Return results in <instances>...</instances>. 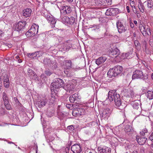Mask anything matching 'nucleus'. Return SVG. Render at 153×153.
Wrapping results in <instances>:
<instances>
[{"instance_id": "f257e3e1", "label": "nucleus", "mask_w": 153, "mask_h": 153, "mask_svg": "<svg viewBox=\"0 0 153 153\" xmlns=\"http://www.w3.org/2000/svg\"><path fill=\"white\" fill-rule=\"evenodd\" d=\"M114 100L115 104L117 108L121 106V102L120 100V96L116 92L115 90H111L109 91L108 94V98L105 100V102L109 100L110 102Z\"/></svg>"}, {"instance_id": "f03ea898", "label": "nucleus", "mask_w": 153, "mask_h": 153, "mask_svg": "<svg viewBox=\"0 0 153 153\" xmlns=\"http://www.w3.org/2000/svg\"><path fill=\"white\" fill-rule=\"evenodd\" d=\"M123 71V67L119 65L115 66L112 68H110L107 73V75L110 78L115 77L121 74Z\"/></svg>"}, {"instance_id": "7ed1b4c3", "label": "nucleus", "mask_w": 153, "mask_h": 153, "mask_svg": "<svg viewBox=\"0 0 153 153\" xmlns=\"http://www.w3.org/2000/svg\"><path fill=\"white\" fill-rule=\"evenodd\" d=\"M64 83V82L62 79L60 78L56 79L55 82H52L51 84V90H56V89L63 87Z\"/></svg>"}, {"instance_id": "20e7f679", "label": "nucleus", "mask_w": 153, "mask_h": 153, "mask_svg": "<svg viewBox=\"0 0 153 153\" xmlns=\"http://www.w3.org/2000/svg\"><path fill=\"white\" fill-rule=\"evenodd\" d=\"M148 75H146L145 76L143 77V75L142 71L140 70H136L133 73L132 78L133 79H146L148 78Z\"/></svg>"}, {"instance_id": "39448f33", "label": "nucleus", "mask_w": 153, "mask_h": 153, "mask_svg": "<svg viewBox=\"0 0 153 153\" xmlns=\"http://www.w3.org/2000/svg\"><path fill=\"white\" fill-rule=\"evenodd\" d=\"M43 16L45 18L51 25L52 27H55V24L56 22V20L53 17L51 16L47 12L45 13Z\"/></svg>"}, {"instance_id": "423d86ee", "label": "nucleus", "mask_w": 153, "mask_h": 153, "mask_svg": "<svg viewBox=\"0 0 153 153\" xmlns=\"http://www.w3.org/2000/svg\"><path fill=\"white\" fill-rule=\"evenodd\" d=\"M118 31L120 33H124L126 31L127 28L126 24L123 25L120 20H118L116 23Z\"/></svg>"}, {"instance_id": "0eeeda50", "label": "nucleus", "mask_w": 153, "mask_h": 153, "mask_svg": "<svg viewBox=\"0 0 153 153\" xmlns=\"http://www.w3.org/2000/svg\"><path fill=\"white\" fill-rule=\"evenodd\" d=\"M75 20V18L73 17H69L65 16L61 18V21L65 25H72L74 24Z\"/></svg>"}, {"instance_id": "6e6552de", "label": "nucleus", "mask_w": 153, "mask_h": 153, "mask_svg": "<svg viewBox=\"0 0 153 153\" xmlns=\"http://www.w3.org/2000/svg\"><path fill=\"white\" fill-rule=\"evenodd\" d=\"M123 93L124 96L126 97H131L134 98L135 97L134 95V92L131 88H127L123 90Z\"/></svg>"}, {"instance_id": "1a4fd4ad", "label": "nucleus", "mask_w": 153, "mask_h": 153, "mask_svg": "<svg viewBox=\"0 0 153 153\" xmlns=\"http://www.w3.org/2000/svg\"><path fill=\"white\" fill-rule=\"evenodd\" d=\"M72 11L70 7L68 6H63L60 10V13L61 16L68 14L71 12Z\"/></svg>"}, {"instance_id": "9d476101", "label": "nucleus", "mask_w": 153, "mask_h": 153, "mask_svg": "<svg viewBox=\"0 0 153 153\" xmlns=\"http://www.w3.org/2000/svg\"><path fill=\"white\" fill-rule=\"evenodd\" d=\"M124 130L126 134L129 136H132L135 133L133 128L128 124L126 125L125 128Z\"/></svg>"}, {"instance_id": "9b49d317", "label": "nucleus", "mask_w": 153, "mask_h": 153, "mask_svg": "<svg viewBox=\"0 0 153 153\" xmlns=\"http://www.w3.org/2000/svg\"><path fill=\"white\" fill-rule=\"evenodd\" d=\"M118 9L117 8H110L108 9L106 12L105 14L108 16H113L116 15Z\"/></svg>"}, {"instance_id": "f8f14e48", "label": "nucleus", "mask_w": 153, "mask_h": 153, "mask_svg": "<svg viewBox=\"0 0 153 153\" xmlns=\"http://www.w3.org/2000/svg\"><path fill=\"white\" fill-rule=\"evenodd\" d=\"M71 151L74 153H80L82 151L80 145L78 144H75L71 147Z\"/></svg>"}, {"instance_id": "ddd939ff", "label": "nucleus", "mask_w": 153, "mask_h": 153, "mask_svg": "<svg viewBox=\"0 0 153 153\" xmlns=\"http://www.w3.org/2000/svg\"><path fill=\"white\" fill-rule=\"evenodd\" d=\"M39 26L35 24H33L29 29L30 32L34 36L35 35L38 33Z\"/></svg>"}, {"instance_id": "4468645a", "label": "nucleus", "mask_w": 153, "mask_h": 153, "mask_svg": "<svg viewBox=\"0 0 153 153\" xmlns=\"http://www.w3.org/2000/svg\"><path fill=\"white\" fill-rule=\"evenodd\" d=\"M79 100L77 93L71 95L69 98L70 101L71 102L73 103H77V102L79 101Z\"/></svg>"}, {"instance_id": "2eb2a0df", "label": "nucleus", "mask_w": 153, "mask_h": 153, "mask_svg": "<svg viewBox=\"0 0 153 153\" xmlns=\"http://www.w3.org/2000/svg\"><path fill=\"white\" fill-rule=\"evenodd\" d=\"M111 112V110L109 108H106L103 110L102 114V116L104 118L108 117Z\"/></svg>"}, {"instance_id": "dca6fc26", "label": "nucleus", "mask_w": 153, "mask_h": 153, "mask_svg": "<svg viewBox=\"0 0 153 153\" xmlns=\"http://www.w3.org/2000/svg\"><path fill=\"white\" fill-rule=\"evenodd\" d=\"M107 59V58L105 56H101L97 59L95 61V62L98 65L104 63Z\"/></svg>"}, {"instance_id": "f3484780", "label": "nucleus", "mask_w": 153, "mask_h": 153, "mask_svg": "<svg viewBox=\"0 0 153 153\" xmlns=\"http://www.w3.org/2000/svg\"><path fill=\"white\" fill-rule=\"evenodd\" d=\"M120 51L117 48H115L111 52V55L113 56H111L113 58H120Z\"/></svg>"}, {"instance_id": "a211bd4d", "label": "nucleus", "mask_w": 153, "mask_h": 153, "mask_svg": "<svg viewBox=\"0 0 153 153\" xmlns=\"http://www.w3.org/2000/svg\"><path fill=\"white\" fill-rule=\"evenodd\" d=\"M26 24V22L25 21L19 22L16 26V30L18 31L21 30L25 26Z\"/></svg>"}, {"instance_id": "6ab92c4d", "label": "nucleus", "mask_w": 153, "mask_h": 153, "mask_svg": "<svg viewBox=\"0 0 153 153\" xmlns=\"http://www.w3.org/2000/svg\"><path fill=\"white\" fill-rule=\"evenodd\" d=\"M98 150L100 152L103 153H110L111 152V149L105 146L102 148L99 147Z\"/></svg>"}, {"instance_id": "aec40b11", "label": "nucleus", "mask_w": 153, "mask_h": 153, "mask_svg": "<svg viewBox=\"0 0 153 153\" xmlns=\"http://www.w3.org/2000/svg\"><path fill=\"white\" fill-rule=\"evenodd\" d=\"M47 102V100L46 98L41 99L40 100L37 101V105L40 108L44 106L46 104Z\"/></svg>"}, {"instance_id": "412c9836", "label": "nucleus", "mask_w": 153, "mask_h": 153, "mask_svg": "<svg viewBox=\"0 0 153 153\" xmlns=\"http://www.w3.org/2000/svg\"><path fill=\"white\" fill-rule=\"evenodd\" d=\"M32 10L30 8H27L23 10L22 14L23 16L26 17H29L31 15Z\"/></svg>"}, {"instance_id": "4be33fe9", "label": "nucleus", "mask_w": 153, "mask_h": 153, "mask_svg": "<svg viewBox=\"0 0 153 153\" xmlns=\"http://www.w3.org/2000/svg\"><path fill=\"white\" fill-rule=\"evenodd\" d=\"M136 138L137 142L140 145L144 144L147 140L146 138L141 137H140L137 136H136Z\"/></svg>"}, {"instance_id": "5701e85b", "label": "nucleus", "mask_w": 153, "mask_h": 153, "mask_svg": "<svg viewBox=\"0 0 153 153\" xmlns=\"http://www.w3.org/2000/svg\"><path fill=\"white\" fill-rule=\"evenodd\" d=\"M65 89L67 91L70 92L74 88V86L73 84L71 82H69L65 86Z\"/></svg>"}, {"instance_id": "b1692460", "label": "nucleus", "mask_w": 153, "mask_h": 153, "mask_svg": "<svg viewBox=\"0 0 153 153\" xmlns=\"http://www.w3.org/2000/svg\"><path fill=\"white\" fill-rule=\"evenodd\" d=\"M4 86L6 88H8L9 86V80L8 77L6 75L4 76Z\"/></svg>"}, {"instance_id": "393cba45", "label": "nucleus", "mask_w": 153, "mask_h": 153, "mask_svg": "<svg viewBox=\"0 0 153 153\" xmlns=\"http://www.w3.org/2000/svg\"><path fill=\"white\" fill-rule=\"evenodd\" d=\"M139 27L140 31L143 36L144 37H146L147 35V30L146 27L142 25H140L139 26Z\"/></svg>"}, {"instance_id": "a878e982", "label": "nucleus", "mask_w": 153, "mask_h": 153, "mask_svg": "<svg viewBox=\"0 0 153 153\" xmlns=\"http://www.w3.org/2000/svg\"><path fill=\"white\" fill-rule=\"evenodd\" d=\"M27 74L30 77L33 78L34 77H35L36 76V75L35 72L32 69L28 68L27 71Z\"/></svg>"}, {"instance_id": "bb28decb", "label": "nucleus", "mask_w": 153, "mask_h": 153, "mask_svg": "<svg viewBox=\"0 0 153 153\" xmlns=\"http://www.w3.org/2000/svg\"><path fill=\"white\" fill-rule=\"evenodd\" d=\"M2 98L4 102V103L7 104L9 103V99L6 93L4 91L2 94Z\"/></svg>"}, {"instance_id": "cd10ccee", "label": "nucleus", "mask_w": 153, "mask_h": 153, "mask_svg": "<svg viewBox=\"0 0 153 153\" xmlns=\"http://www.w3.org/2000/svg\"><path fill=\"white\" fill-rule=\"evenodd\" d=\"M53 61H51L50 59H48L47 58H45L44 60V63L45 65H48V66L50 67L52 66L51 64Z\"/></svg>"}, {"instance_id": "c85d7f7f", "label": "nucleus", "mask_w": 153, "mask_h": 153, "mask_svg": "<svg viewBox=\"0 0 153 153\" xmlns=\"http://www.w3.org/2000/svg\"><path fill=\"white\" fill-rule=\"evenodd\" d=\"M105 0H95L96 4L98 6L105 5Z\"/></svg>"}, {"instance_id": "c756f323", "label": "nucleus", "mask_w": 153, "mask_h": 153, "mask_svg": "<svg viewBox=\"0 0 153 153\" xmlns=\"http://www.w3.org/2000/svg\"><path fill=\"white\" fill-rule=\"evenodd\" d=\"M55 96H54L53 94H51V95L49 99V102L50 103V104H53L55 101Z\"/></svg>"}, {"instance_id": "7c9ffc66", "label": "nucleus", "mask_w": 153, "mask_h": 153, "mask_svg": "<svg viewBox=\"0 0 153 153\" xmlns=\"http://www.w3.org/2000/svg\"><path fill=\"white\" fill-rule=\"evenodd\" d=\"M65 68L69 69L71 67V62L70 60L65 61Z\"/></svg>"}, {"instance_id": "2f4dec72", "label": "nucleus", "mask_w": 153, "mask_h": 153, "mask_svg": "<svg viewBox=\"0 0 153 153\" xmlns=\"http://www.w3.org/2000/svg\"><path fill=\"white\" fill-rule=\"evenodd\" d=\"M140 102L139 101H135L133 105V107L134 108L137 109L140 106Z\"/></svg>"}, {"instance_id": "473e14b6", "label": "nucleus", "mask_w": 153, "mask_h": 153, "mask_svg": "<svg viewBox=\"0 0 153 153\" xmlns=\"http://www.w3.org/2000/svg\"><path fill=\"white\" fill-rule=\"evenodd\" d=\"M147 97L150 100L153 99V92L149 91L147 93Z\"/></svg>"}, {"instance_id": "72a5a7b5", "label": "nucleus", "mask_w": 153, "mask_h": 153, "mask_svg": "<svg viewBox=\"0 0 153 153\" xmlns=\"http://www.w3.org/2000/svg\"><path fill=\"white\" fill-rule=\"evenodd\" d=\"M147 5L148 7L151 8L153 6V0H148Z\"/></svg>"}, {"instance_id": "f704fd0d", "label": "nucleus", "mask_w": 153, "mask_h": 153, "mask_svg": "<svg viewBox=\"0 0 153 153\" xmlns=\"http://www.w3.org/2000/svg\"><path fill=\"white\" fill-rule=\"evenodd\" d=\"M148 132V130L146 128H143L140 131V134L141 135L143 136L146 133Z\"/></svg>"}, {"instance_id": "c9c22d12", "label": "nucleus", "mask_w": 153, "mask_h": 153, "mask_svg": "<svg viewBox=\"0 0 153 153\" xmlns=\"http://www.w3.org/2000/svg\"><path fill=\"white\" fill-rule=\"evenodd\" d=\"M138 8L140 9V11L143 13L144 12L145 7L143 6V5L141 4H140L139 5H138Z\"/></svg>"}, {"instance_id": "e433bc0d", "label": "nucleus", "mask_w": 153, "mask_h": 153, "mask_svg": "<svg viewBox=\"0 0 153 153\" xmlns=\"http://www.w3.org/2000/svg\"><path fill=\"white\" fill-rule=\"evenodd\" d=\"M67 128L70 131L74 132V127L72 125L68 126Z\"/></svg>"}, {"instance_id": "4c0bfd02", "label": "nucleus", "mask_w": 153, "mask_h": 153, "mask_svg": "<svg viewBox=\"0 0 153 153\" xmlns=\"http://www.w3.org/2000/svg\"><path fill=\"white\" fill-rule=\"evenodd\" d=\"M52 66L50 67L52 69H56L57 67V63L53 62L52 64H51Z\"/></svg>"}, {"instance_id": "58836bf2", "label": "nucleus", "mask_w": 153, "mask_h": 153, "mask_svg": "<svg viewBox=\"0 0 153 153\" xmlns=\"http://www.w3.org/2000/svg\"><path fill=\"white\" fill-rule=\"evenodd\" d=\"M104 2L105 5H111L112 4V0H105Z\"/></svg>"}, {"instance_id": "ea45409f", "label": "nucleus", "mask_w": 153, "mask_h": 153, "mask_svg": "<svg viewBox=\"0 0 153 153\" xmlns=\"http://www.w3.org/2000/svg\"><path fill=\"white\" fill-rule=\"evenodd\" d=\"M25 35L27 37L34 36L29 30L25 33Z\"/></svg>"}, {"instance_id": "a19ab883", "label": "nucleus", "mask_w": 153, "mask_h": 153, "mask_svg": "<svg viewBox=\"0 0 153 153\" xmlns=\"http://www.w3.org/2000/svg\"><path fill=\"white\" fill-rule=\"evenodd\" d=\"M91 26L92 27H91V28H94L93 29V30H96L97 29H98L100 28V26H99V25H92Z\"/></svg>"}, {"instance_id": "79ce46f5", "label": "nucleus", "mask_w": 153, "mask_h": 153, "mask_svg": "<svg viewBox=\"0 0 153 153\" xmlns=\"http://www.w3.org/2000/svg\"><path fill=\"white\" fill-rule=\"evenodd\" d=\"M146 30H147V32H146L147 34V35L148 36L151 35L152 33H151V29L149 27H147L146 28Z\"/></svg>"}, {"instance_id": "37998d69", "label": "nucleus", "mask_w": 153, "mask_h": 153, "mask_svg": "<svg viewBox=\"0 0 153 153\" xmlns=\"http://www.w3.org/2000/svg\"><path fill=\"white\" fill-rule=\"evenodd\" d=\"M4 104L6 108L7 109L9 110L11 109V107L10 105L9 104V103H7V104L4 103Z\"/></svg>"}, {"instance_id": "c03bdc74", "label": "nucleus", "mask_w": 153, "mask_h": 153, "mask_svg": "<svg viewBox=\"0 0 153 153\" xmlns=\"http://www.w3.org/2000/svg\"><path fill=\"white\" fill-rule=\"evenodd\" d=\"M149 44L151 46H153V39L151 37L149 38Z\"/></svg>"}, {"instance_id": "a18cd8bd", "label": "nucleus", "mask_w": 153, "mask_h": 153, "mask_svg": "<svg viewBox=\"0 0 153 153\" xmlns=\"http://www.w3.org/2000/svg\"><path fill=\"white\" fill-rule=\"evenodd\" d=\"M45 73L48 76H49L51 74V73L48 70H46L45 71Z\"/></svg>"}, {"instance_id": "49530a36", "label": "nucleus", "mask_w": 153, "mask_h": 153, "mask_svg": "<svg viewBox=\"0 0 153 153\" xmlns=\"http://www.w3.org/2000/svg\"><path fill=\"white\" fill-rule=\"evenodd\" d=\"M149 118L150 120H152L153 122V112L150 113V115L149 116Z\"/></svg>"}, {"instance_id": "de8ad7c7", "label": "nucleus", "mask_w": 153, "mask_h": 153, "mask_svg": "<svg viewBox=\"0 0 153 153\" xmlns=\"http://www.w3.org/2000/svg\"><path fill=\"white\" fill-rule=\"evenodd\" d=\"M130 5L131 6L132 8H135V6L134 4V1H132L130 2Z\"/></svg>"}, {"instance_id": "09e8293b", "label": "nucleus", "mask_w": 153, "mask_h": 153, "mask_svg": "<svg viewBox=\"0 0 153 153\" xmlns=\"http://www.w3.org/2000/svg\"><path fill=\"white\" fill-rule=\"evenodd\" d=\"M130 54V53H123V55H125V57H124V58H126L128 59V56H129Z\"/></svg>"}, {"instance_id": "8fccbe9b", "label": "nucleus", "mask_w": 153, "mask_h": 153, "mask_svg": "<svg viewBox=\"0 0 153 153\" xmlns=\"http://www.w3.org/2000/svg\"><path fill=\"white\" fill-rule=\"evenodd\" d=\"M135 13L137 15V17L138 18H140V17L141 16V15L140 12L139 11H136V12Z\"/></svg>"}, {"instance_id": "3c124183", "label": "nucleus", "mask_w": 153, "mask_h": 153, "mask_svg": "<svg viewBox=\"0 0 153 153\" xmlns=\"http://www.w3.org/2000/svg\"><path fill=\"white\" fill-rule=\"evenodd\" d=\"M134 44L136 46L138 47L140 46V44L138 41L137 40H136L134 41Z\"/></svg>"}, {"instance_id": "603ef678", "label": "nucleus", "mask_w": 153, "mask_h": 153, "mask_svg": "<svg viewBox=\"0 0 153 153\" xmlns=\"http://www.w3.org/2000/svg\"><path fill=\"white\" fill-rule=\"evenodd\" d=\"M149 139L152 141H153V132L151 134L149 137Z\"/></svg>"}, {"instance_id": "864d4df0", "label": "nucleus", "mask_w": 153, "mask_h": 153, "mask_svg": "<svg viewBox=\"0 0 153 153\" xmlns=\"http://www.w3.org/2000/svg\"><path fill=\"white\" fill-rule=\"evenodd\" d=\"M4 35V33L1 30H0V37L3 36Z\"/></svg>"}, {"instance_id": "5fc2aeb1", "label": "nucleus", "mask_w": 153, "mask_h": 153, "mask_svg": "<svg viewBox=\"0 0 153 153\" xmlns=\"http://www.w3.org/2000/svg\"><path fill=\"white\" fill-rule=\"evenodd\" d=\"M16 60L19 63H21L22 62V60L20 59V58L17 59H16Z\"/></svg>"}, {"instance_id": "6e6d98bb", "label": "nucleus", "mask_w": 153, "mask_h": 153, "mask_svg": "<svg viewBox=\"0 0 153 153\" xmlns=\"http://www.w3.org/2000/svg\"><path fill=\"white\" fill-rule=\"evenodd\" d=\"M28 56L31 58H33V56L32 57V55H31V53H29L27 54Z\"/></svg>"}, {"instance_id": "4d7b16f0", "label": "nucleus", "mask_w": 153, "mask_h": 153, "mask_svg": "<svg viewBox=\"0 0 153 153\" xmlns=\"http://www.w3.org/2000/svg\"><path fill=\"white\" fill-rule=\"evenodd\" d=\"M143 46L145 48H146V41H144L143 43Z\"/></svg>"}, {"instance_id": "13d9d810", "label": "nucleus", "mask_w": 153, "mask_h": 153, "mask_svg": "<svg viewBox=\"0 0 153 153\" xmlns=\"http://www.w3.org/2000/svg\"><path fill=\"white\" fill-rule=\"evenodd\" d=\"M47 115L49 117H51L53 115L52 113H50V114H48V112L47 113Z\"/></svg>"}, {"instance_id": "bf43d9fd", "label": "nucleus", "mask_w": 153, "mask_h": 153, "mask_svg": "<svg viewBox=\"0 0 153 153\" xmlns=\"http://www.w3.org/2000/svg\"><path fill=\"white\" fill-rule=\"evenodd\" d=\"M31 55H32V57L33 56V57L36 56V53H32Z\"/></svg>"}, {"instance_id": "052dcab7", "label": "nucleus", "mask_w": 153, "mask_h": 153, "mask_svg": "<svg viewBox=\"0 0 153 153\" xmlns=\"http://www.w3.org/2000/svg\"><path fill=\"white\" fill-rule=\"evenodd\" d=\"M126 10H127V12L129 13L130 12L129 7L128 6H127L126 7Z\"/></svg>"}, {"instance_id": "680f3d73", "label": "nucleus", "mask_w": 153, "mask_h": 153, "mask_svg": "<svg viewBox=\"0 0 153 153\" xmlns=\"http://www.w3.org/2000/svg\"><path fill=\"white\" fill-rule=\"evenodd\" d=\"M70 106L71 105L70 104H67L66 105V107L68 108H70Z\"/></svg>"}, {"instance_id": "e2e57ef3", "label": "nucleus", "mask_w": 153, "mask_h": 153, "mask_svg": "<svg viewBox=\"0 0 153 153\" xmlns=\"http://www.w3.org/2000/svg\"><path fill=\"white\" fill-rule=\"evenodd\" d=\"M134 23L136 26H137V22L136 21L134 20Z\"/></svg>"}, {"instance_id": "0e129e2a", "label": "nucleus", "mask_w": 153, "mask_h": 153, "mask_svg": "<svg viewBox=\"0 0 153 153\" xmlns=\"http://www.w3.org/2000/svg\"><path fill=\"white\" fill-rule=\"evenodd\" d=\"M19 55H17L15 57V58L16 59H19Z\"/></svg>"}, {"instance_id": "69168bd1", "label": "nucleus", "mask_w": 153, "mask_h": 153, "mask_svg": "<svg viewBox=\"0 0 153 153\" xmlns=\"http://www.w3.org/2000/svg\"><path fill=\"white\" fill-rule=\"evenodd\" d=\"M152 143L151 145V147L152 150H153V141H152Z\"/></svg>"}, {"instance_id": "338daca9", "label": "nucleus", "mask_w": 153, "mask_h": 153, "mask_svg": "<svg viewBox=\"0 0 153 153\" xmlns=\"http://www.w3.org/2000/svg\"><path fill=\"white\" fill-rule=\"evenodd\" d=\"M130 26L132 28L134 27V25L133 23L130 24Z\"/></svg>"}, {"instance_id": "774afa93", "label": "nucleus", "mask_w": 153, "mask_h": 153, "mask_svg": "<svg viewBox=\"0 0 153 153\" xmlns=\"http://www.w3.org/2000/svg\"><path fill=\"white\" fill-rule=\"evenodd\" d=\"M151 77L152 79H153V73H152L151 75Z\"/></svg>"}]
</instances>
